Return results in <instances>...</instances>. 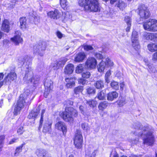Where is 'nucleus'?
Wrapping results in <instances>:
<instances>
[{
	"mask_svg": "<svg viewBox=\"0 0 157 157\" xmlns=\"http://www.w3.org/2000/svg\"><path fill=\"white\" fill-rule=\"evenodd\" d=\"M142 129H138V135L142 137L144 143L148 145H152L155 141L154 135L151 130H150L148 127H143Z\"/></svg>",
	"mask_w": 157,
	"mask_h": 157,
	"instance_id": "nucleus-1",
	"label": "nucleus"
},
{
	"mask_svg": "<svg viewBox=\"0 0 157 157\" xmlns=\"http://www.w3.org/2000/svg\"><path fill=\"white\" fill-rule=\"evenodd\" d=\"M79 5L84 6L85 10L89 12L100 11L98 0H79Z\"/></svg>",
	"mask_w": 157,
	"mask_h": 157,
	"instance_id": "nucleus-2",
	"label": "nucleus"
},
{
	"mask_svg": "<svg viewBox=\"0 0 157 157\" xmlns=\"http://www.w3.org/2000/svg\"><path fill=\"white\" fill-rule=\"evenodd\" d=\"M26 93H28V92L26 93L25 92L23 94L20 95L19 99L17 101L14 109V115H17L19 114L20 111L26 103L29 104L30 103V99L29 97L30 93L29 92L27 95Z\"/></svg>",
	"mask_w": 157,
	"mask_h": 157,
	"instance_id": "nucleus-3",
	"label": "nucleus"
},
{
	"mask_svg": "<svg viewBox=\"0 0 157 157\" xmlns=\"http://www.w3.org/2000/svg\"><path fill=\"white\" fill-rule=\"evenodd\" d=\"M46 48V45L45 42L35 44L33 47V54L42 56L44 54V51Z\"/></svg>",
	"mask_w": 157,
	"mask_h": 157,
	"instance_id": "nucleus-4",
	"label": "nucleus"
},
{
	"mask_svg": "<svg viewBox=\"0 0 157 157\" xmlns=\"http://www.w3.org/2000/svg\"><path fill=\"white\" fill-rule=\"evenodd\" d=\"M74 141V144L76 147L77 148H80L82 147L83 138L80 130H77L76 131Z\"/></svg>",
	"mask_w": 157,
	"mask_h": 157,
	"instance_id": "nucleus-5",
	"label": "nucleus"
},
{
	"mask_svg": "<svg viewBox=\"0 0 157 157\" xmlns=\"http://www.w3.org/2000/svg\"><path fill=\"white\" fill-rule=\"evenodd\" d=\"M114 65L113 62L110 59L109 57H107L105 59V61L102 60L100 62L98 66V69L99 72H102L104 71L105 66L111 67L113 66Z\"/></svg>",
	"mask_w": 157,
	"mask_h": 157,
	"instance_id": "nucleus-6",
	"label": "nucleus"
},
{
	"mask_svg": "<svg viewBox=\"0 0 157 157\" xmlns=\"http://www.w3.org/2000/svg\"><path fill=\"white\" fill-rule=\"evenodd\" d=\"M67 60L68 59L65 57L61 58L52 63L51 67L54 70H58L60 67H63Z\"/></svg>",
	"mask_w": 157,
	"mask_h": 157,
	"instance_id": "nucleus-7",
	"label": "nucleus"
},
{
	"mask_svg": "<svg viewBox=\"0 0 157 157\" xmlns=\"http://www.w3.org/2000/svg\"><path fill=\"white\" fill-rule=\"evenodd\" d=\"M53 82L51 80L47 79L45 81L44 84L45 90L44 93V96L45 98H47L48 95L52 92L53 88Z\"/></svg>",
	"mask_w": 157,
	"mask_h": 157,
	"instance_id": "nucleus-8",
	"label": "nucleus"
},
{
	"mask_svg": "<svg viewBox=\"0 0 157 157\" xmlns=\"http://www.w3.org/2000/svg\"><path fill=\"white\" fill-rule=\"evenodd\" d=\"M139 14L140 17L144 19L148 18L150 15L148 10L147 7L143 6H141L140 8Z\"/></svg>",
	"mask_w": 157,
	"mask_h": 157,
	"instance_id": "nucleus-9",
	"label": "nucleus"
},
{
	"mask_svg": "<svg viewBox=\"0 0 157 157\" xmlns=\"http://www.w3.org/2000/svg\"><path fill=\"white\" fill-rule=\"evenodd\" d=\"M33 72L30 71L28 72H26L25 77L24 78V80L27 81V82L29 83L33 82L34 84H37L39 82V79L34 80V78H33Z\"/></svg>",
	"mask_w": 157,
	"mask_h": 157,
	"instance_id": "nucleus-10",
	"label": "nucleus"
},
{
	"mask_svg": "<svg viewBox=\"0 0 157 157\" xmlns=\"http://www.w3.org/2000/svg\"><path fill=\"white\" fill-rule=\"evenodd\" d=\"M97 61L96 59L93 57L88 58L86 62V65L88 68L93 69L96 67Z\"/></svg>",
	"mask_w": 157,
	"mask_h": 157,
	"instance_id": "nucleus-11",
	"label": "nucleus"
},
{
	"mask_svg": "<svg viewBox=\"0 0 157 157\" xmlns=\"http://www.w3.org/2000/svg\"><path fill=\"white\" fill-rule=\"evenodd\" d=\"M69 112L68 111V109H66L65 111L60 114V116L65 121L72 122L73 121V118Z\"/></svg>",
	"mask_w": 157,
	"mask_h": 157,
	"instance_id": "nucleus-12",
	"label": "nucleus"
},
{
	"mask_svg": "<svg viewBox=\"0 0 157 157\" xmlns=\"http://www.w3.org/2000/svg\"><path fill=\"white\" fill-rule=\"evenodd\" d=\"M21 33L19 31L16 32L14 36L11 39L15 45H18L22 41V39L21 37Z\"/></svg>",
	"mask_w": 157,
	"mask_h": 157,
	"instance_id": "nucleus-13",
	"label": "nucleus"
},
{
	"mask_svg": "<svg viewBox=\"0 0 157 157\" xmlns=\"http://www.w3.org/2000/svg\"><path fill=\"white\" fill-rule=\"evenodd\" d=\"M47 16L51 18L57 19L60 17L61 14L57 10L55 9L54 11L48 12L47 13Z\"/></svg>",
	"mask_w": 157,
	"mask_h": 157,
	"instance_id": "nucleus-14",
	"label": "nucleus"
},
{
	"mask_svg": "<svg viewBox=\"0 0 157 157\" xmlns=\"http://www.w3.org/2000/svg\"><path fill=\"white\" fill-rule=\"evenodd\" d=\"M17 78L16 74L14 72H11L8 74L4 79V82L6 83H9L11 81Z\"/></svg>",
	"mask_w": 157,
	"mask_h": 157,
	"instance_id": "nucleus-15",
	"label": "nucleus"
},
{
	"mask_svg": "<svg viewBox=\"0 0 157 157\" xmlns=\"http://www.w3.org/2000/svg\"><path fill=\"white\" fill-rule=\"evenodd\" d=\"M56 128L62 131L63 134L67 132V128L65 124L63 122L59 121L55 124Z\"/></svg>",
	"mask_w": 157,
	"mask_h": 157,
	"instance_id": "nucleus-16",
	"label": "nucleus"
},
{
	"mask_svg": "<svg viewBox=\"0 0 157 157\" xmlns=\"http://www.w3.org/2000/svg\"><path fill=\"white\" fill-rule=\"evenodd\" d=\"M74 67L73 64L70 63L67 64L64 69V72L66 74L70 75L72 74L74 71Z\"/></svg>",
	"mask_w": 157,
	"mask_h": 157,
	"instance_id": "nucleus-17",
	"label": "nucleus"
},
{
	"mask_svg": "<svg viewBox=\"0 0 157 157\" xmlns=\"http://www.w3.org/2000/svg\"><path fill=\"white\" fill-rule=\"evenodd\" d=\"M51 125L52 123L50 121H45L43 126V132L47 133L50 132L51 130Z\"/></svg>",
	"mask_w": 157,
	"mask_h": 157,
	"instance_id": "nucleus-18",
	"label": "nucleus"
},
{
	"mask_svg": "<svg viewBox=\"0 0 157 157\" xmlns=\"http://www.w3.org/2000/svg\"><path fill=\"white\" fill-rule=\"evenodd\" d=\"M118 94L116 91H113L109 93L107 95V100L112 101L116 98L118 96Z\"/></svg>",
	"mask_w": 157,
	"mask_h": 157,
	"instance_id": "nucleus-19",
	"label": "nucleus"
},
{
	"mask_svg": "<svg viewBox=\"0 0 157 157\" xmlns=\"http://www.w3.org/2000/svg\"><path fill=\"white\" fill-rule=\"evenodd\" d=\"M86 57V55L84 52H81L76 55L75 59L76 62H79L83 61Z\"/></svg>",
	"mask_w": 157,
	"mask_h": 157,
	"instance_id": "nucleus-20",
	"label": "nucleus"
},
{
	"mask_svg": "<svg viewBox=\"0 0 157 157\" xmlns=\"http://www.w3.org/2000/svg\"><path fill=\"white\" fill-rule=\"evenodd\" d=\"M152 22V19H151L148 21H147L144 23L143 26L145 30L151 32Z\"/></svg>",
	"mask_w": 157,
	"mask_h": 157,
	"instance_id": "nucleus-21",
	"label": "nucleus"
},
{
	"mask_svg": "<svg viewBox=\"0 0 157 157\" xmlns=\"http://www.w3.org/2000/svg\"><path fill=\"white\" fill-rule=\"evenodd\" d=\"M26 20L25 17H21L18 23H20V27L22 29H25L26 28Z\"/></svg>",
	"mask_w": 157,
	"mask_h": 157,
	"instance_id": "nucleus-22",
	"label": "nucleus"
},
{
	"mask_svg": "<svg viewBox=\"0 0 157 157\" xmlns=\"http://www.w3.org/2000/svg\"><path fill=\"white\" fill-rule=\"evenodd\" d=\"M40 110L39 107H38L36 109V110H33L31 111L29 115H28V117L29 119H34L39 114V111Z\"/></svg>",
	"mask_w": 157,
	"mask_h": 157,
	"instance_id": "nucleus-23",
	"label": "nucleus"
},
{
	"mask_svg": "<svg viewBox=\"0 0 157 157\" xmlns=\"http://www.w3.org/2000/svg\"><path fill=\"white\" fill-rule=\"evenodd\" d=\"M9 22L7 20L5 19L3 21L2 29L4 31L7 32L9 30Z\"/></svg>",
	"mask_w": 157,
	"mask_h": 157,
	"instance_id": "nucleus-24",
	"label": "nucleus"
},
{
	"mask_svg": "<svg viewBox=\"0 0 157 157\" xmlns=\"http://www.w3.org/2000/svg\"><path fill=\"white\" fill-rule=\"evenodd\" d=\"M143 36L147 40H152L155 37L153 33L147 32H144V33Z\"/></svg>",
	"mask_w": 157,
	"mask_h": 157,
	"instance_id": "nucleus-25",
	"label": "nucleus"
},
{
	"mask_svg": "<svg viewBox=\"0 0 157 157\" xmlns=\"http://www.w3.org/2000/svg\"><path fill=\"white\" fill-rule=\"evenodd\" d=\"M148 49L151 52H154L157 51V43H151L147 45Z\"/></svg>",
	"mask_w": 157,
	"mask_h": 157,
	"instance_id": "nucleus-26",
	"label": "nucleus"
},
{
	"mask_svg": "<svg viewBox=\"0 0 157 157\" xmlns=\"http://www.w3.org/2000/svg\"><path fill=\"white\" fill-rule=\"evenodd\" d=\"M142 126L143 127V125H141V124L139 123H136L134 124L133 125V128L136 129V131H133V132H132L133 133V134L135 135H137L138 137H140L138 135V133H139L137 132V130L138 129H142Z\"/></svg>",
	"mask_w": 157,
	"mask_h": 157,
	"instance_id": "nucleus-27",
	"label": "nucleus"
},
{
	"mask_svg": "<svg viewBox=\"0 0 157 157\" xmlns=\"http://www.w3.org/2000/svg\"><path fill=\"white\" fill-rule=\"evenodd\" d=\"M116 5L121 10H123L127 6V4L124 1L121 0H119L116 3Z\"/></svg>",
	"mask_w": 157,
	"mask_h": 157,
	"instance_id": "nucleus-28",
	"label": "nucleus"
},
{
	"mask_svg": "<svg viewBox=\"0 0 157 157\" xmlns=\"http://www.w3.org/2000/svg\"><path fill=\"white\" fill-rule=\"evenodd\" d=\"M38 157H45L47 154H46L45 151L43 149H37L36 152Z\"/></svg>",
	"mask_w": 157,
	"mask_h": 157,
	"instance_id": "nucleus-29",
	"label": "nucleus"
},
{
	"mask_svg": "<svg viewBox=\"0 0 157 157\" xmlns=\"http://www.w3.org/2000/svg\"><path fill=\"white\" fill-rule=\"evenodd\" d=\"M108 103L106 101H104L99 103L98 108L100 110L103 111L107 106Z\"/></svg>",
	"mask_w": 157,
	"mask_h": 157,
	"instance_id": "nucleus-30",
	"label": "nucleus"
},
{
	"mask_svg": "<svg viewBox=\"0 0 157 157\" xmlns=\"http://www.w3.org/2000/svg\"><path fill=\"white\" fill-rule=\"evenodd\" d=\"M132 45L133 48L136 50L139 49L140 48L139 42L138 40H132Z\"/></svg>",
	"mask_w": 157,
	"mask_h": 157,
	"instance_id": "nucleus-31",
	"label": "nucleus"
},
{
	"mask_svg": "<svg viewBox=\"0 0 157 157\" xmlns=\"http://www.w3.org/2000/svg\"><path fill=\"white\" fill-rule=\"evenodd\" d=\"M96 97L99 100H103L105 98V94L103 91L99 90Z\"/></svg>",
	"mask_w": 157,
	"mask_h": 157,
	"instance_id": "nucleus-32",
	"label": "nucleus"
},
{
	"mask_svg": "<svg viewBox=\"0 0 157 157\" xmlns=\"http://www.w3.org/2000/svg\"><path fill=\"white\" fill-rule=\"evenodd\" d=\"M151 32L157 31V20L152 19Z\"/></svg>",
	"mask_w": 157,
	"mask_h": 157,
	"instance_id": "nucleus-33",
	"label": "nucleus"
},
{
	"mask_svg": "<svg viewBox=\"0 0 157 157\" xmlns=\"http://www.w3.org/2000/svg\"><path fill=\"white\" fill-rule=\"evenodd\" d=\"M94 85L97 89H101L104 87V83L103 81L99 80L96 81Z\"/></svg>",
	"mask_w": 157,
	"mask_h": 157,
	"instance_id": "nucleus-34",
	"label": "nucleus"
},
{
	"mask_svg": "<svg viewBox=\"0 0 157 157\" xmlns=\"http://www.w3.org/2000/svg\"><path fill=\"white\" fill-rule=\"evenodd\" d=\"M83 90V87L80 86L75 87L74 90V91L75 94H78L82 93Z\"/></svg>",
	"mask_w": 157,
	"mask_h": 157,
	"instance_id": "nucleus-35",
	"label": "nucleus"
},
{
	"mask_svg": "<svg viewBox=\"0 0 157 157\" xmlns=\"http://www.w3.org/2000/svg\"><path fill=\"white\" fill-rule=\"evenodd\" d=\"M68 111L70 112V114L71 116L72 115L76 117L78 115L77 111L72 107L69 108L68 109Z\"/></svg>",
	"mask_w": 157,
	"mask_h": 157,
	"instance_id": "nucleus-36",
	"label": "nucleus"
},
{
	"mask_svg": "<svg viewBox=\"0 0 157 157\" xmlns=\"http://www.w3.org/2000/svg\"><path fill=\"white\" fill-rule=\"evenodd\" d=\"M86 90L87 93L89 95L94 94L96 92L95 89L92 87H90L87 88Z\"/></svg>",
	"mask_w": 157,
	"mask_h": 157,
	"instance_id": "nucleus-37",
	"label": "nucleus"
},
{
	"mask_svg": "<svg viewBox=\"0 0 157 157\" xmlns=\"http://www.w3.org/2000/svg\"><path fill=\"white\" fill-rule=\"evenodd\" d=\"M84 65L79 64L76 67L75 72L76 73H79L82 72L83 70Z\"/></svg>",
	"mask_w": 157,
	"mask_h": 157,
	"instance_id": "nucleus-38",
	"label": "nucleus"
},
{
	"mask_svg": "<svg viewBox=\"0 0 157 157\" xmlns=\"http://www.w3.org/2000/svg\"><path fill=\"white\" fill-rule=\"evenodd\" d=\"M110 86L115 90H117L119 89L118 83L117 82L114 81H112L110 83Z\"/></svg>",
	"mask_w": 157,
	"mask_h": 157,
	"instance_id": "nucleus-39",
	"label": "nucleus"
},
{
	"mask_svg": "<svg viewBox=\"0 0 157 157\" xmlns=\"http://www.w3.org/2000/svg\"><path fill=\"white\" fill-rule=\"evenodd\" d=\"M76 80V78H68L65 79V81L67 83H71L72 84L75 85V81Z\"/></svg>",
	"mask_w": 157,
	"mask_h": 157,
	"instance_id": "nucleus-40",
	"label": "nucleus"
},
{
	"mask_svg": "<svg viewBox=\"0 0 157 157\" xmlns=\"http://www.w3.org/2000/svg\"><path fill=\"white\" fill-rule=\"evenodd\" d=\"M45 112V110L44 109H42L41 111V117L40 121V125L39 127V129H40L42 127V124L43 122V117L44 114Z\"/></svg>",
	"mask_w": 157,
	"mask_h": 157,
	"instance_id": "nucleus-41",
	"label": "nucleus"
},
{
	"mask_svg": "<svg viewBox=\"0 0 157 157\" xmlns=\"http://www.w3.org/2000/svg\"><path fill=\"white\" fill-rule=\"evenodd\" d=\"M125 99L124 98H121V99H120L117 101V103L120 106H123L125 103Z\"/></svg>",
	"mask_w": 157,
	"mask_h": 157,
	"instance_id": "nucleus-42",
	"label": "nucleus"
},
{
	"mask_svg": "<svg viewBox=\"0 0 157 157\" xmlns=\"http://www.w3.org/2000/svg\"><path fill=\"white\" fill-rule=\"evenodd\" d=\"M23 144H22L21 146L17 148L16 150V152L14 153L15 156H17L18 155L19 153L21 152L22 149V147H23Z\"/></svg>",
	"mask_w": 157,
	"mask_h": 157,
	"instance_id": "nucleus-43",
	"label": "nucleus"
},
{
	"mask_svg": "<svg viewBox=\"0 0 157 157\" xmlns=\"http://www.w3.org/2000/svg\"><path fill=\"white\" fill-rule=\"evenodd\" d=\"M86 103L88 104L91 107H94L96 105V102L94 100L87 101Z\"/></svg>",
	"mask_w": 157,
	"mask_h": 157,
	"instance_id": "nucleus-44",
	"label": "nucleus"
},
{
	"mask_svg": "<svg viewBox=\"0 0 157 157\" xmlns=\"http://www.w3.org/2000/svg\"><path fill=\"white\" fill-rule=\"evenodd\" d=\"M138 40V33L135 31H133L132 34V40Z\"/></svg>",
	"mask_w": 157,
	"mask_h": 157,
	"instance_id": "nucleus-45",
	"label": "nucleus"
},
{
	"mask_svg": "<svg viewBox=\"0 0 157 157\" xmlns=\"http://www.w3.org/2000/svg\"><path fill=\"white\" fill-rule=\"evenodd\" d=\"M60 1L61 6L62 8L64 9L67 5V0H60Z\"/></svg>",
	"mask_w": 157,
	"mask_h": 157,
	"instance_id": "nucleus-46",
	"label": "nucleus"
},
{
	"mask_svg": "<svg viewBox=\"0 0 157 157\" xmlns=\"http://www.w3.org/2000/svg\"><path fill=\"white\" fill-rule=\"evenodd\" d=\"M83 47L84 50L86 51L91 50L93 49V47L90 45H84Z\"/></svg>",
	"mask_w": 157,
	"mask_h": 157,
	"instance_id": "nucleus-47",
	"label": "nucleus"
},
{
	"mask_svg": "<svg viewBox=\"0 0 157 157\" xmlns=\"http://www.w3.org/2000/svg\"><path fill=\"white\" fill-rule=\"evenodd\" d=\"M90 75V73L88 71H86L85 72H84L82 74V77L86 78H89Z\"/></svg>",
	"mask_w": 157,
	"mask_h": 157,
	"instance_id": "nucleus-48",
	"label": "nucleus"
},
{
	"mask_svg": "<svg viewBox=\"0 0 157 157\" xmlns=\"http://www.w3.org/2000/svg\"><path fill=\"white\" fill-rule=\"evenodd\" d=\"M124 21L127 23V25L130 24H131V19L129 17H125Z\"/></svg>",
	"mask_w": 157,
	"mask_h": 157,
	"instance_id": "nucleus-49",
	"label": "nucleus"
},
{
	"mask_svg": "<svg viewBox=\"0 0 157 157\" xmlns=\"http://www.w3.org/2000/svg\"><path fill=\"white\" fill-rule=\"evenodd\" d=\"M24 132L23 128L22 127H20L17 130V133L19 135L22 134Z\"/></svg>",
	"mask_w": 157,
	"mask_h": 157,
	"instance_id": "nucleus-50",
	"label": "nucleus"
},
{
	"mask_svg": "<svg viewBox=\"0 0 157 157\" xmlns=\"http://www.w3.org/2000/svg\"><path fill=\"white\" fill-rule=\"evenodd\" d=\"M78 82L79 83L84 85L87 82V80L83 78H80L78 79Z\"/></svg>",
	"mask_w": 157,
	"mask_h": 157,
	"instance_id": "nucleus-51",
	"label": "nucleus"
},
{
	"mask_svg": "<svg viewBox=\"0 0 157 157\" xmlns=\"http://www.w3.org/2000/svg\"><path fill=\"white\" fill-rule=\"evenodd\" d=\"M82 128L83 129H87V124L85 123H82L81 124Z\"/></svg>",
	"mask_w": 157,
	"mask_h": 157,
	"instance_id": "nucleus-52",
	"label": "nucleus"
},
{
	"mask_svg": "<svg viewBox=\"0 0 157 157\" xmlns=\"http://www.w3.org/2000/svg\"><path fill=\"white\" fill-rule=\"evenodd\" d=\"M95 56L97 58L99 59H101L103 58L102 55L101 54L99 53L96 54Z\"/></svg>",
	"mask_w": 157,
	"mask_h": 157,
	"instance_id": "nucleus-53",
	"label": "nucleus"
},
{
	"mask_svg": "<svg viewBox=\"0 0 157 157\" xmlns=\"http://www.w3.org/2000/svg\"><path fill=\"white\" fill-rule=\"evenodd\" d=\"M27 59V57H21L19 59V60L21 62V63H24L26 61V60Z\"/></svg>",
	"mask_w": 157,
	"mask_h": 157,
	"instance_id": "nucleus-54",
	"label": "nucleus"
},
{
	"mask_svg": "<svg viewBox=\"0 0 157 157\" xmlns=\"http://www.w3.org/2000/svg\"><path fill=\"white\" fill-rule=\"evenodd\" d=\"M74 86L75 85L72 84L71 83H70L67 82L66 85V87L67 88H71Z\"/></svg>",
	"mask_w": 157,
	"mask_h": 157,
	"instance_id": "nucleus-55",
	"label": "nucleus"
},
{
	"mask_svg": "<svg viewBox=\"0 0 157 157\" xmlns=\"http://www.w3.org/2000/svg\"><path fill=\"white\" fill-rule=\"evenodd\" d=\"M57 35L59 38H61L63 37L62 34L59 31L57 32Z\"/></svg>",
	"mask_w": 157,
	"mask_h": 157,
	"instance_id": "nucleus-56",
	"label": "nucleus"
},
{
	"mask_svg": "<svg viewBox=\"0 0 157 157\" xmlns=\"http://www.w3.org/2000/svg\"><path fill=\"white\" fill-rule=\"evenodd\" d=\"M152 59L154 61L157 62V52L154 54Z\"/></svg>",
	"mask_w": 157,
	"mask_h": 157,
	"instance_id": "nucleus-57",
	"label": "nucleus"
},
{
	"mask_svg": "<svg viewBox=\"0 0 157 157\" xmlns=\"http://www.w3.org/2000/svg\"><path fill=\"white\" fill-rule=\"evenodd\" d=\"M79 108L81 113H82L83 114H84V107H83V106L82 105H81L79 106Z\"/></svg>",
	"mask_w": 157,
	"mask_h": 157,
	"instance_id": "nucleus-58",
	"label": "nucleus"
},
{
	"mask_svg": "<svg viewBox=\"0 0 157 157\" xmlns=\"http://www.w3.org/2000/svg\"><path fill=\"white\" fill-rule=\"evenodd\" d=\"M5 139V136L3 135L0 136V144H2L3 142V141Z\"/></svg>",
	"mask_w": 157,
	"mask_h": 157,
	"instance_id": "nucleus-59",
	"label": "nucleus"
},
{
	"mask_svg": "<svg viewBox=\"0 0 157 157\" xmlns=\"http://www.w3.org/2000/svg\"><path fill=\"white\" fill-rule=\"evenodd\" d=\"M120 88H121V89L122 90H123L125 86V85L124 84V83L123 82L121 83H120Z\"/></svg>",
	"mask_w": 157,
	"mask_h": 157,
	"instance_id": "nucleus-60",
	"label": "nucleus"
},
{
	"mask_svg": "<svg viewBox=\"0 0 157 157\" xmlns=\"http://www.w3.org/2000/svg\"><path fill=\"white\" fill-rule=\"evenodd\" d=\"M127 26H127V28L126 29V31L127 32H128L130 31V28H131V24H128V25H127Z\"/></svg>",
	"mask_w": 157,
	"mask_h": 157,
	"instance_id": "nucleus-61",
	"label": "nucleus"
},
{
	"mask_svg": "<svg viewBox=\"0 0 157 157\" xmlns=\"http://www.w3.org/2000/svg\"><path fill=\"white\" fill-rule=\"evenodd\" d=\"M71 17V16L69 15V13L67 12L66 14V15L65 17V19H66L67 20V18L70 19Z\"/></svg>",
	"mask_w": 157,
	"mask_h": 157,
	"instance_id": "nucleus-62",
	"label": "nucleus"
},
{
	"mask_svg": "<svg viewBox=\"0 0 157 157\" xmlns=\"http://www.w3.org/2000/svg\"><path fill=\"white\" fill-rule=\"evenodd\" d=\"M111 74L110 71L109 70L107 71L105 75V77H109Z\"/></svg>",
	"mask_w": 157,
	"mask_h": 157,
	"instance_id": "nucleus-63",
	"label": "nucleus"
},
{
	"mask_svg": "<svg viewBox=\"0 0 157 157\" xmlns=\"http://www.w3.org/2000/svg\"><path fill=\"white\" fill-rule=\"evenodd\" d=\"M17 139L14 138L12 139L9 142V144H12L14 142H16V141L17 140Z\"/></svg>",
	"mask_w": 157,
	"mask_h": 157,
	"instance_id": "nucleus-64",
	"label": "nucleus"
}]
</instances>
